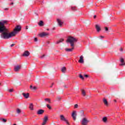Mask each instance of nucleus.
I'll return each instance as SVG.
<instances>
[{
  "mask_svg": "<svg viewBox=\"0 0 125 125\" xmlns=\"http://www.w3.org/2000/svg\"><path fill=\"white\" fill-rule=\"evenodd\" d=\"M81 113L82 114V115H83V111H81Z\"/></svg>",
  "mask_w": 125,
  "mask_h": 125,
  "instance_id": "ea45409f",
  "label": "nucleus"
},
{
  "mask_svg": "<svg viewBox=\"0 0 125 125\" xmlns=\"http://www.w3.org/2000/svg\"><path fill=\"white\" fill-rule=\"evenodd\" d=\"M82 94L83 96H85L86 95L85 91H84V90H82Z\"/></svg>",
  "mask_w": 125,
  "mask_h": 125,
  "instance_id": "dca6fc26",
  "label": "nucleus"
},
{
  "mask_svg": "<svg viewBox=\"0 0 125 125\" xmlns=\"http://www.w3.org/2000/svg\"><path fill=\"white\" fill-rule=\"evenodd\" d=\"M94 19H95V18H96V15L94 16Z\"/></svg>",
  "mask_w": 125,
  "mask_h": 125,
  "instance_id": "c03bdc74",
  "label": "nucleus"
},
{
  "mask_svg": "<svg viewBox=\"0 0 125 125\" xmlns=\"http://www.w3.org/2000/svg\"><path fill=\"white\" fill-rule=\"evenodd\" d=\"M14 3L13 2H12L10 3V4L13 5Z\"/></svg>",
  "mask_w": 125,
  "mask_h": 125,
  "instance_id": "de8ad7c7",
  "label": "nucleus"
},
{
  "mask_svg": "<svg viewBox=\"0 0 125 125\" xmlns=\"http://www.w3.org/2000/svg\"><path fill=\"white\" fill-rule=\"evenodd\" d=\"M1 83H0V85Z\"/></svg>",
  "mask_w": 125,
  "mask_h": 125,
  "instance_id": "864d4df0",
  "label": "nucleus"
},
{
  "mask_svg": "<svg viewBox=\"0 0 125 125\" xmlns=\"http://www.w3.org/2000/svg\"><path fill=\"white\" fill-rule=\"evenodd\" d=\"M26 30H28V26H26Z\"/></svg>",
  "mask_w": 125,
  "mask_h": 125,
  "instance_id": "09e8293b",
  "label": "nucleus"
},
{
  "mask_svg": "<svg viewBox=\"0 0 125 125\" xmlns=\"http://www.w3.org/2000/svg\"><path fill=\"white\" fill-rule=\"evenodd\" d=\"M57 22L60 27H62V24H63L62 21L60 19H57Z\"/></svg>",
  "mask_w": 125,
  "mask_h": 125,
  "instance_id": "9d476101",
  "label": "nucleus"
},
{
  "mask_svg": "<svg viewBox=\"0 0 125 125\" xmlns=\"http://www.w3.org/2000/svg\"><path fill=\"white\" fill-rule=\"evenodd\" d=\"M71 116L74 121H76V119H77V112L76 111H73Z\"/></svg>",
  "mask_w": 125,
  "mask_h": 125,
  "instance_id": "423d86ee",
  "label": "nucleus"
},
{
  "mask_svg": "<svg viewBox=\"0 0 125 125\" xmlns=\"http://www.w3.org/2000/svg\"><path fill=\"white\" fill-rule=\"evenodd\" d=\"M46 124V122L45 121H43V123H42V125H45Z\"/></svg>",
  "mask_w": 125,
  "mask_h": 125,
  "instance_id": "7c9ffc66",
  "label": "nucleus"
},
{
  "mask_svg": "<svg viewBox=\"0 0 125 125\" xmlns=\"http://www.w3.org/2000/svg\"><path fill=\"white\" fill-rule=\"evenodd\" d=\"M21 67H22V66H21V65H15L14 66L15 72H19V71H20V70H21Z\"/></svg>",
  "mask_w": 125,
  "mask_h": 125,
  "instance_id": "39448f33",
  "label": "nucleus"
},
{
  "mask_svg": "<svg viewBox=\"0 0 125 125\" xmlns=\"http://www.w3.org/2000/svg\"><path fill=\"white\" fill-rule=\"evenodd\" d=\"M14 45H15V43H13L11 45V47H12L13 46H14Z\"/></svg>",
  "mask_w": 125,
  "mask_h": 125,
  "instance_id": "e433bc0d",
  "label": "nucleus"
},
{
  "mask_svg": "<svg viewBox=\"0 0 125 125\" xmlns=\"http://www.w3.org/2000/svg\"><path fill=\"white\" fill-rule=\"evenodd\" d=\"M22 55L23 56L28 57L29 55H30V52H29L28 51H26L24 52Z\"/></svg>",
  "mask_w": 125,
  "mask_h": 125,
  "instance_id": "ddd939ff",
  "label": "nucleus"
},
{
  "mask_svg": "<svg viewBox=\"0 0 125 125\" xmlns=\"http://www.w3.org/2000/svg\"><path fill=\"white\" fill-rule=\"evenodd\" d=\"M33 87V86L32 85H31L30 86V88L31 89H32Z\"/></svg>",
  "mask_w": 125,
  "mask_h": 125,
  "instance_id": "58836bf2",
  "label": "nucleus"
},
{
  "mask_svg": "<svg viewBox=\"0 0 125 125\" xmlns=\"http://www.w3.org/2000/svg\"><path fill=\"white\" fill-rule=\"evenodd\" d=\"M103 103L104 104V105H105V106H108V101H107V100L105 98H104Z\"/></svg>",
  "mask_w": 125,
  "mask_h": 125,
  "instance_id": "4468645a",
  "label": "nucleus"
},
{
  "mask_svg": "<svg viewBox=\"0 0 125 125\" xmlns=\"http://www.w3.org/2000/svg\"><path fill=\"white\" fill-rule=\"evenodd\" d=\"M121 62L122 63H123V62H124V59H121Z\"/></svg>",
  "mask_w": 125,
  "mask_h": 125,
  "instance_id": "72a5a7b5",
  "label": "nucleus"
},
{
  "mask_svg": "<svg viewBox=\"0 0 125 125\" xmlns=\"http://www.w3.org/2000/svg\"><path fill=\"white\" fill-rule=\"evenodd\" d=\"M17 114H20V113H21V110H20V109H19V108H17Z\"/></svg>",
  "mask_w": 125,
  "mask_h": 125,
  "instance_id": "393cba45",
  "label": "nucleus"
},
{
  "mask_svg": "<svg viewBox=\"0 0 125 125\" xmlns=\"http://www.w3.org/2000/svg\"><path fill=\"white\" fill-rule=\"evenodd\" d=\"M60 119H61V121H63V122H65L67 124V125H70V124H69V122H68V120H67V119L65 118V117L64 116V115H60Z\"/></svg>",
  "mask_w": 125,
  "mask_h": 125,
  "instance_id": "20e7f679",
  "label": "nucleus"
},
{
  "mask_svg": "<svg viewBox=\"0 0 125 125\" xmlns=\"http://www.w3.org/2000/svg\"><path fill=\"white\" fill-rule=\"evenodd\" d=\"M79 63H83L84 61H83V56H81L80 57V60L78 61Z\"/></svg>",
  "mask_w": 125,
  "mask_h": 125,
  "instance_id": "6e6552de",
  "label": "nucleus"
},
{
  "mask_svg": "<svg viewBox=\"0 0 125 125\" xmlns=\"http://www.w3.org/2000/svg\"><path fill=\"white\" fill-rule=\"evenodd\" d=\"M120 51H123V48H120Z\"/></svg>",
  "mask_w": 125,
  "mask_h": 125,
  "instance_id": "79ce46f5",
  "label": "nucleus"
},
{
  "mask_svg": "<svg viewBox=\"0 0 125 125\" xmlns=\"http://www.w3.org/2000/svg\"><path fill=\"white\" fill-rule=\"evenodd\" d=\"M45 55H43L41 57V58H43V57H44Z\"/></svg>",
  "mask_w": 125,
  "mask_h": 125,
  "instance_id": "37998d69",
  "label": "nucleus"
},
{
  "mask_svg": "<svg viewBox=\"0 0 125 125\" xmlns=\"http://www.w3.org/2000/svg\"><path fill=\"white\" fill-rule=\"evenodd\" d=\"M22 95L24 97V98H26V99H28L29 98V93H22Z\"/></svg>",
  "mask_w": 125,
  "mask_h": 125,
  "instance_id": "f8f14e48",
  "label": "nucleus"
},
{
  "mask_svg": "<svg viewBox=\"0 0 125 125\" xmlns=\"http://www.w3.org/2000/svg\"><path fill=\"white\" fill-rule=\"evenodd\" d=\"M32 89H33L34 90H36V89H37V87L36 86L33 87Z\"/></svg>",
  "mask_w": 125,
  "mask_h": 125,
  "instance_id": "473e14b6",
  "label": "nucleus"
},
{
  "mask_svg": "<svg viewBox=\"0 0 125 125\" xmlns=\"http://www.w3.org/2000/svg\"><path fill=\"white\" fill-rule=\"evenodd\" d=\"M104 29H105V31H109V29H108V27H104Z\"/></svg>",
  "mask_w": 125,
  "mask_h": 125,
  "instance_id": "c756f323",
  "label": "nucleus"
},
{
  "mask_svg": "<svg viewBox=\"0 0 125 125\" xmlns=\"http://www.w3.org/2000/svg\"><path fill=\"white\" fill-rule=\"evenodd\" d=\"M95 28H96L97 32H100V30H101V28L100 27V26H99V25L96 24L95 25Z\"/></svg>",
  "mask_w": 125,
  "mask_h": 125,
  "instance_id": "9b49d317",
  "label": "nucleus"
},
{
  "mask_svg": "<svg viewBox=\"0 0 125 125\" xmlns=\"http://www.w3.org/2000/svg\"><path fill=\"white\" fill-rule=\"evenodd\" d=\"M54 84V83H53L52 84V85H51L50 86V87H52V85Z\"/></svg>",
  "mask_w": 125,
  "mask_h": 125,
  "instance_id": "49530a36",
  "label": "nucleus"
},
{
  "mask_svg": "<svg viewBox=\"0 0 125 125\" xmlns=\"http://www.w3.org/2000/svg\"><path fill=\"white\" fill-rule=\"evenodd\" d=\"M71 9L72 10H76V7H71Z\"/></svg>",
  "mask_w": 125,
  "mask_h": 125,
  "instance_id": "c85d7f7f",
  "label": "nucleus"
},
{
  "mask_svg": "<svg viewBox=\"0 0 125 125\" xmlns=\"http://www.w3.org/2000/svg\"><path fill=\"white\" fill-rule=\"evenodd\" d=\"M47 107L49 109V110H51V107L49 104H47Z\"/></svg>",
  "mask_w": 125,
  "mask_h": 125,
  "instance_id": "cd10ccee",
  "label": "nucleus"
},
{
  "mask_svg": "<svg viewBox=\"0 0 125 125\" xmlns=\"http://www.w3.org/2000/svg\"><path fill=\"white\" fill-rule=\"evenodd\" d=\"M14 125H16V124H14Z\"/></svg>",
  "mask_w": 125,
  "mask_h": 125,
  "instance_id": "603ef678",
  "label": "nucleus"
},
{
  "mask_svg": "<svg viewBox=\"0 0 125 125\" xmlns=\"http://www.w3.org/2000/svg\"><path fill=\"white\" fill-rule=\"evenodd\" d=\"M4 10H8V8H5Z\"/></svg>",
  "mask_w": 125,
  "mask_h": 125,
  "instance_id": "a18cd8bd",
  "label": "nucleus"
},
{
  "mask_svg": "<svg viewBox=\"0 0 125 125\" xmlns=\"http://www.w3.org/2000/svg\"><path fill=\"white\" fill-rule=\"evenodd\" d=\"M120 65H121V66H124L125 65V63L124 62H122V63Z\"/></svg>",
  "mask_w": 125,
  "mask_h": 125,
  "instance_id": "2f4dec72",
  "label": "nucleus"
},
{
  "mask_svg": "<svg viewBox=\"0 0 125 125\" xmlns=\"http://www.w3.org/2000/svg\"><path fill=\"white\" fill-rule=\"evenodd\" d=\"M100 37L101 39H102V38H104V36H100Z\"/></svg>",
  "mask_w": 125,
  "mask_h": 125,
  "instance_id": "a19ab883",
  "label": "nucleus"
},
{
  "mask_svg": "<svg viewBox=\"0 0 125 125\" xmlns=\"http://www.w3.org/2000/svg\"><path fill=\"white\" fill-rule=\"evenodd\" d=\"M84 76L85 78H88V75H84Z\"/></svg>",
  "mask_w": 125,
  "mask_h": 125,
  "instance_id": "4c0bfd02",
  "label": "nucleus"
},
{
  "mask_svg": "<svg viewBox=\"0 0 125 125\" xmlns=\"http://www.w3.org/2000/svg\"><path fill=\"white\" fill-rule=\"evenodd\" d=\"M5 24H7L6 20H2L0 21V33H1L0 37L2 39H9L12 37H15L17 33L21 31V26L18 25L15 28L13 31L9 33L8 29L5 27Z\"/></svg>",
  "mask_w": 125,
  "mask_h": 125,
  "instance_id": "f257e3e1",
  "label": "nucleus"
},
{
  "mask_svg": "<svg viewBox=\"0 0 125 125\" xmlns=\"http://www.w3.org/2000/svg\"><path fill=\"white\" fill-rule=\"evenodd\" d=\"M62 73H65L66 72V67H63L62 68Z\"/></svg>",
  "mask_w": 125,
  "mask_h": 125,
  "instance_id": "6ab92c4d",
  "label": "nucleus"
},
{
  "mask_svg": "<svg viewBox=\"0 0 125 125\" xmlns=\"http://www.w3.org/2000/svg\"><path fill=\"white\" fill-rule=\"evenodd\" d=\"M39 36L41 37V38H43V37H46L47 36H48V33L42 32V33H40Z\"/></svg>",
  "mask_w": 125,
  "mask_h": 125,
  "instance_id": "0eeeda50",
  "label": "nucleus"
},
{
  "mask_svg": "<svg viewBox=\"0 0 125 125\" xmlns=\"http://www.w3.org/2000/svg\"><path fill=\"white\" fill-rule=\"evenodd\" d=\"M38 24L39 26H41L42 27L43 26V21H41Z\"/></svg>",
  "mask_w": 125,
  "mask_h": 125,
  "instance_id": "f3484780",
  "label": "nucleus"
},
{
  "mask_svg": "<svg viewBox=\"0 0 125 125\" xmlns=\"http://www.w3.org/2000/svg\"><path fill=\"white\" fill-rule=\"evenodd\" d=\"M0 120L2 121V122H3V123H6V122H7V120L3 119V118H1Z\"/></svg>",
  "mask_w": 125,
  "mask_h": 125,
  "instance_id": "5701e85b",
  "label": "nucleus"
},
{
  "mask_svg": "<svg viewBox=\"0 0 125 125\" xmlns=\"http://www.w3.org/2000/svg\"><path fill=\"white\" fill-rule=\"evenodd\" d=\"M29 109H30V110H34V105H33V104H30L29 105Z\"/></svg>",
  "mask_w": 125,
  "mask_h": 125,
  "instance_id": "2eb2a0df",
  "label": "nucleus"
},
{
  "mask_svg": "<svg viewBox=\"0 0 125 125\" xmlns=\"http://www.w3.org/2000/svg\"><path fill=\"white\" fill-rule=\"evenodd\" d=\"M45 101H46L47 102H48V103H51V102L50 101V99L46 98L44 99Z\"/></svg>",
  "mask_w": 125,
  "mask_h": 125,
  "instance_id": "aec40b11",
  "label": "nucleus"
},
{
  "mask_svg": "<svg viewBox=\"0 0 125 125\" xmlns=\"http://www.w3.org/2000/svg\"><path fill=\"white\" fill-rule=\"evenodd\" d=\"M48 120V117L47 116H44L43 122H45L46 123V122H47Z\"/></svg>",
  "mask_w": 125,
  "mask_h": 125,
  "instance_id": "a211bd4d",
  "label": "nucleus"
},
{
  "mask_svg": "<svg viewBox=\"0 0 125 125\" xmlns=\"http://www.w3.org/2000/svg\"><path fill=\"white\" fill-rule=\"evenodd\" d=\"M79 78L81 79V80H84V78H83V76L82 74L79 75Z\"/></svg>",
  "mask_w": 125,
  "mask_h": 125,
  "instance_id": "a878e982",
  "label": "nucleus"
},
{
  "mask_svg": "<svg viewBox=\"0 0 125 125\" xmlns=\"http://www.w3.org/2000/svg\"><path fill=\"white\" fill-rule=\"evenodd\" d=\"M9 92H13V89H10L9 90Z\"/></svg>",
  "mask_w": 125,
  "mask_h": 125,
  "instance_id": "f704fd0d",
  "label": "nucleus"
},
{
  "mask_svg": "<svg viewBox=\"0 0 125 125\" xmlns=\"http://www.w3.org/2000/svg\"><path fill=\"white\" fill-rule=\"evenodd\" d=\"M44 113V110L42 109H40L37 111L38 115H42Z\"/></svg>",
  "mask_w": 125,
  "mask_h": 125,
  "instance_id": "1a4fd4ad",
  "label": "nucleus"
},
{
  "mask_svg": "<svg viewBox=\"0 0 125 125\" xmlns=\"http://www.w3.org/2000/svg\"><path fill=\"white\" fill-rule=\"evenodd\" d=\"M114 102H117V101L116 100H114Z\"/></svg>",
  "mask_w": 125,
  "mask_h": 125,
  "instance_id": "8fccbe9b",
  "label": "nucleus"
},
{
  "mask_svg": "<svg viewBox=\"0 0 125 125\" xmlns=\"http://www.w3.org/2000/svg\"><path fill=\"white\" fill-rule=\"evenodd\" d=\"M77 40L72 37H69L67 39V40L66 41L67 42H70V46H71V48H65V51L67 52H72L73 50H74L75 44L74 42H77Z\"/></svg>",
  "mask_w": 125,
  "mask_h": 125,
  "instance_id": "f03ea898",
  "label": "nucleus"
},
{
  "mask_svg": "<svg viewBox=\"0 0 125 125\" xmlns=\"http://www.w3.org/2000/svg\"><path fill=\"white\" fill-rule=\"evenodd\" d=\"M48 30H49V29H47V31H48Z\"/></svg>",
  "mask_w": 125,
  "mask_h": 125,
  "instance_id": "3c124183",
  "label": "nucleus"
},
{
  "mask_svg": "<svg viewBox=\"0 0 125 125\" xmlns=\"http://www.w3.org/2000/svg\"><path fill=\"white\" fill-rule=\"evenodd\" d=\"M63 41H64L63 39H61L57 42V43H60V42H63Z\"/></svg>",
  "mask_w": 125,
  "mask_h": 125,
  "instance_id": "b1692460",
  "label": "nucleus"
},
{
  "mask_svg": "<svg viewBox=\"0 0 125 125\" xmlns=\"http://www.w3.org/2000/svg\"><path fill=\"white\" fill-rule=\"evenodd\" d=\"M103 121L104 123H106L107 122V117H104L103 118Z\"/></svg>",
  "mask_w": 125,
  "mask_h": 125,
  "instance_id": "4be33fe9",
  "label": "nucleus"
},
{
  "mask_svg": "<svg viewBox=\"0 0 125 125\" xmlns=\"http://www.w3.org/2000/svg\"><path fill=\"white\" fill-rule=\"evenodd\" d=\"M62 99V98H61V97H60V96H58L56 98V100L58 101H60V100H61Z\"/></svg>",
  "mask_w": 125,
  "mask_h": 125,
  "instance_id": "412c9836",
  "label": "nucleus"
},
{
  "mask_svg": "<svg viewBox=\"0 0 125 125\" xmlns=\"http://www.w3.org/2000/svg\"><path fill=\"white\" fill-rule=\"evenodd\" d=\"M34 41H35V42H38V38H34Z\"/></svg>",
  "mask_w": 125,
  "mask_h": 125,
  "instance_id": "c9c22d12",
  "label": "nucleus"
},
{
  "mask_svg": "<svg viewBox=\"0 0 125 125\" xmlns=\"http://www.w3.org/2000/svg\"><path fill=\"white\" fill-rule=\"evenodd\" d=\"M78 107H79V105H78V104H76L74 105V108L75 109L78 108Z\"/></svg>",
  "mask_w": 125,
  "mask_h": 125,
  "instance_id": "bb28decb",
  "label": "nucleus"
},
{
  "mask_svg": "<svg viewBox=\"0 0 125 125\" xmlns=\"http://www.w3.org/2000/svg\"><path fill=\"white\" fill-rule=\"evenodd\" d=\"M89 123V121L87 119V118L84 117L82 119V125H87V124Z\"/></svg>",
  "mask_w": 125,
  "mask_h": 125,
  "instance_id": "7ed1b4c3",
  "label": "nucleus"
}]
</instances>
